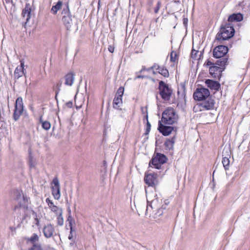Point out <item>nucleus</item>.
<instances>
[{"mask_svg":"<svg viewBox=\"0 0 250 250\" xmlns=\"http://www.w3.org/2000/svg\"><path fill=\"white\" fill-rule=\"evenodd\" d=\"M210 95L209 90L205 88H197L193 94L195 100L198 101L204 100Z\"/></svg>","mask_w":250,"mask_h":250,"instance_id":"9d476101","label":"nucleus"},{"mask_svg":"<svg viewBox=\"0 0 250 250\" xmlns=\"http://www.w3.org/2000/svg\"><path fill=\"white\" fill-rule=\"evenodd\" d=\"M174 143L175 137H173L171 139H167L165 142V145L167 149L170 150L173 148Z\"/></svg>","mask_w":250,"mask_h":250,"instance_id":"4be33fe9","label":"nucleus"},{"mask_svg":"<svg viewBox=\"0 0 250 250\" xmlns=\"http://www.w3.org/2000/svg\"><path fill=\"white\" fill-rule=\"evenodd\" d=\"M62 213H61V214H58L55 216L57 217L58 224L60 226H62L63 224V219L62 216Z\"/></svg>","mask_w":250,"mask_h":250,"instance_id":"c85d7f7f","label":"nucleus"},{"mask_svg":"<svg viewBox=\"0 0 250 250\" xmlns=\"http://www.w3.org/2000/svg\"><path fill=\"white\" fill-rule=\"evenodd\" d=\"M228 62V59L223 58L219 60H218L216 62L217 64L221 67L225 66Z\"/></svg>","mask_w":250,"mask_h":250,"instance_id":"bb28decb","label":"nucleus"},{"mask_svg":"<svg viewBox=\"0 0 250 250\" xmlns=\"http://www.w3.org/2000/svg\"><path fill=\"white\" fill-rule=\"evenodd\" d=\"M188 22V19L187 18H184L183 19V24L185 25V26H187Z\"/></svg>","mask_w":250,"mask_h":250,"instance_id":"4c0bfd02","label":"nucleus"},{"mask_svg":"<svg viewBox=\"0 0 250 250\" xmlns=\"http://www.w3.org/2000/svg\"><path fill=\"white\" fill-rule=\"evenodd\" d=\"M212 64H213V63L210 61H207V65L210 66Z\"/></svg>","mask_w":250,"mask_h":250,"instance_id":"ea45409f","label":"nucleus"},{"mask_svg":"<svg viewBox=\"0 0 250 250\" xmlns=\"http://www.w3.org/2000/svg\"><path fill=\"white\" fill-rule=\"evenodd\" d=\"M40 122L42 123V127L45 130L47 129V124L46 121H43L42 116H40Z\"/></svg>","mask_w":250,"mask_h":250,"instance_id":"72a5a7b5","label":"nucleus"},{"mask_svg":"<svg viewBox=\"0 0 250 250\" xmlns=\"http://www.w3.org/2000/svg\"><path fill=\"white\" fill-rule=\"evenodd\" d=\"M206 84L210 89L216 90L219 89L220 86L218 82L209 79L206 81Z\"/></svg>","mask_w":250,"mask_h":250,"instance_id":"6ab92c4d","label":"nucleus"},{"mask_svg":"<svg viewBox=\"0 0 250 250\" xmlns=\"http://www.w3.org/2000/svg\"><path fill=\"white\" fill-rule=\"evenodd\" d=\"M72 230H70V234L69 235V236H68V238L70 240H71L72 238V237H73V236H72Z\"/></svg>","mask_w":250,"mask_h":250,"instance_id":"a19ab883","label":"nucleus"},{"mask_svg":"<svg viewBox=\"0 0 250 250\" xmlns=\"http://www.w3.org/2000/svg\"><path fill=\"white\" fill-rule=\"evenodd\" d=\"M178 116L172 108H167L162 114V122L165 124L172 125L177 122Z\"/></svg>","mask_w":250,"mask_h":250,"instance_id":"7ed1b4c3","label":"nucleus"},{"mask_svg":"<svg viewBox=\"0 0 250 250\" xmlns=\"http://www.w3.org/2000/svg\"><path fill=\"white\" fill-rule=\"evenodd\" d=\"M57 94H58V92L56 91V96H57Z\"/></svg>","mask_w":250,"mask_h":250,"instance_id":"8fccbe9b","label":"nucleus"},{"mask_svg":"<svg viewBox=\"0 0 250 250\" xmlns=\"http://www.w3.org/2000/svg\"><path fill=\"white\" fill-rule=\"evenodd\" d=\"M161 7V2L160 1H158L157 2V5L156 8L154 9V12L155 13H157L160 9V8Z\"/></svg>","mask_w":250,"mask_h":250,"instance_id":"e433bc0d","label":"nucleus"},{"mask_svg":"<svg viewBox=\"0 0 250 250\" xmlns=\"http://www.w3.org/2000/svg\"><path fill=\"white\" fill-rule=\"evenodd\" d=\"M145 70H146V69H145V68H143L141 70L140 72H143V71H144Z\"/></svg>","mask_w":250,"mask_h":250,"instance_id":"49530a36","label":"nucleus"},{"mask_svg":"<svg viewBox=\"0 0 250 250\" xmlns=\"http://www.w3.org/2000/svg\"><path fill=\"white\" fill-rule=\"evenodd\" d=\"M199 53L198 51L192 50L191 53V57L194 60H198L199 58L197 57V54Z\"/></svg>","mask_w":250,"mask_h":250,"instance_id":"2f4dec72","label":"nucleus"},{"mask_svg":"<svg viewBox=\"0 0 250 250\" xmlns=\"http://www.w3.org/2000/svg\"><path fill=\"white\" fill-rule=\"evenodd\" d=\"M31 11L30 5L29 3H27L22 12V16L25 19L26 22L29 21L31 17Z\"/></svg>","mask_w":250,"mask_h":250,"instance_id":"a211bd4d","label":"nucleus"},{"mask_svg":"<svg viewBox=\"0 0 250 250\" xmlns=\"http://www.w3.org/2000/svg\"><path fill=\"white\" fill-rule=\"evenodd\" d=\"M122 103V98L115 96L113 102V106L114 108L118 109Z\"/></svg>","mask_w":250,"mask_h":250,"instance_id":"412c9836","label":"nucleus"},{"mask_svg":"<svg viewBox=\"0 0 250 250\" xmlns=\"http://www.w3.org/2000/svg\"><path fill=\"white\" fill-rule=\"evenodd\" d=\"M177 60V53L175 51H172L170 54V61L175 62Z\"/></svg>","mask_w":250,"mask_h":250,"instance_id":"7c9ffc66","label":"nucleus"},{"mask_svg":"<svg viewBox=\"0 0 250 250\" xmlns=\"http://www.w3.org/2000/svg\"><path fill=\"white\" fill-rule=\"evenodd\" d=\"M21 65L18 66L15 70L14 77L15 79H18L23 75H25L26 71L24 67V62L22 60L20 61Z\"/></svg>","mask_w":250,"mask_h":250,"instance_id":"ddd939ff","label":"nucleus"},{"mask_svg":"<svg viewBox=\"0 0 250 250\" xmlns=\"http://www.w3.org/2000/svg\"><path fill=\"white\" fill-rule=\"evenodd\" d=\"M145 77L144 76L142 75H138L136 77L135 79H140V78H143Z\"/></svg>","mask_w":250,"mask_h":250,"instance_id":"79ce46f5","label":"nucleus"},{"mask_svg":"<svg viewBox=\"0 0 250 250\" xmlns=\"http://www.w3.org/2000/svg\"><path fill=\"white\" fill-rule=\"evenodd\" d=\"M234 32L233 25L226 23L221 28L219 32L216 35V39L219 41L227 40L234 35Z\"/></svg>","mask_w":250,"mask_h":250,"instance_id":"f03ea898","label":"nucleus"},{"mask_svg":"<svg viewBox=\"0 0 250 250\" xmlns=\"http://www.w3.org/2000/svg\"><path fill=\"white\" fill-rule=\"evenodd\" d=\"M23 111V104L22 99L19 97L17 99L15 103V108L13 114V118L15 121H17L20 118Z\"/></svg>","mask_w":250,"mask_h":250,"instance_id":"1a4fd4ad","label":"nucleus"},{"mask_svg":"<svg viewBox=\"0 0 250 250\" xmlns=\"http://www.w3.org/2000/svg\"><path fill=\"white\" fill-rule=\"evenodd\" d=\"M61 85V83H60V84H59V83H58V84H57V85H58L59 86H60V85Z\"/></svg>","mask_w":250,"mask_h":250,"instance_id":"09e8293b","label":"nucleus"},{"mask_svg":"<svg viewBox=\"0 0 250 250\" xmlns=\"http://www.w3.org/2000/svg\"><path fill=\"white\" fill-rule=\"evenodd\" d=\"M67 104V106H68V107H70V106H71V105H72V103H68Z\"/></svg>","mask_w":250,"mask_h":250,"instance_id":"c03bdc74","label":"nucleus"},{"mask_svg":"<svg viewBox=\"0 0 250 250\" xmlns=\"http://www.w3.org/2000/svg\"><path fill=\"white\" fill-rule=\"evenodd\" d=\"M65 84L71 86L74 81V75L72 73H68L65 76Z\"/></svg>","mask_w":250,"mask_h":250,"instance_id":"aec40b11","label":"nucleus"},{"mask_svg":"<svg viewBox=\"0 0 250 250\" xmlns=\"http://www.w3.org/2000/svg\"><path fill=\"white\" fill-rule=\"evenodd\" d=\"M151 69H153V74L159 73L165 77H168L169 76L168 71L164 67L160 66L158 64H155L151 67L147 69V71H149Z\"/></svg>","mask_w":250,"mask_h":250,"instance_id":"f8f14e48","label":"nucleus"},{"mask_svg":"<svg viewBox=\"0 0 250 250\" xmlns=\"http://www.w3.org/2000/svg\"><path fill=\"white\" fill-rule=\"evenodd\" d=\"M48 237H50L53 234V228L51 225H48Z\"/></svg>","mask_w":250,"mask_h":250,"instance_id":"473e14b6","label":"nucleus"},{"mask_svg":"<svg viewBox=\"0 0 250 250\" xmlns=\"http://www.w3.org/2000/svg\"><path fill=\"white\" fill-rule=\"evenodd\" d=\"M145 181L146 184L149 186H155L158 184L156 174L154 173H150L146 175Z\"/></svg>","mask_w":250,"mask_h":250,"instance_id":"4468645a","label":"nucleus"},{"mask_svg":"<svg viewBox=\"0 0 250 250\" xmlns=\"http://www.w3.org/2000/svg\"><path fill=\"white\" fill-rule=\"evenodd\" d=\"M167 158L166 156L160 153H157L149 162V167L156 169H160L162 165L166 162Z\"/></svg>","mask_w":250,"mask_h":250,"instance_id":"39448f33","label":"nucleus"},{"mask_svg":"<svg viewBox=\"0 0 250 250\" xmlns=\"http://www.w3.org/2000/svg\"><path fill=\"white\" fill-rule=\"evenodd\" d=\"M48 206L51 209V212L54 213V216L61 213H62L61 208L55 205L52 201L48 199Z\"/></svg>","mask_w":250,"mask_h":250,"instance_id":"f3484780","label":"nucleus"},{"mask_svg":"<svg viewBox=\"0 0 250 250\" xmlns=\"http://www.w3.org/2000/svg\"><path fill=\"white\" fill-rule=\"evenodd\" d=\"M154 198L150 201L147 200V205L146 209V214L150 211V210H153L154 213V218H157L158 217L161 216L163 213V209L165 207H163L162 205V199L159 198L157 194H153Z\"/></svg>","mask_w":250,"mask_h":250,"instance_id":"f257e3e1","label":"nucleus"},{"mask_svg":"<svg viewBox=\"0 0 250 250\" xmlns=\"http://www.w3.org/2000/svg\"><path fill=\"white\" fill-rule=\"evenodd\" d=\"M68 212V215L66 221L69 224L70 230H72V223L73 222V219L71 216V210L70 209H69Z\"/></svg>","mask_w":250,"mask_h":250,"instance_id":"a878e982","label":"nucleus"},{"mask_svg":"<svg viewBox=\"0 0 250 250\" xmlns=\"http://www.w3.org/2000/svg\"><path fill=\"white\" fill-rule=\"evenodd\" d=\"M243 19V16L240 13H234L230 15L228 18V23L233 25L232 23L241 21Z\"/></svg>","mask_w":250,"mask_h":250,"instance_id":"dca6fc26","label":"nucleus"},{"mask_svg":"<svg viewBox=\"0 0 250 250\" xmlns=\"http://www.w3.org/2000/svg\"><path fill=\"white\" fill-rule=\"evenodd\" d=\"M62 14V21L66 28L69 30L73 25V21L68 5L63 8Z\"/></svg>","mask_w":250,"mask_h":250,"instance_id":"6e6552de","label":"nucleus"},{"mask_svg":"<svg viewBox=\"0 0 250 250\" xmlns=\"http://www.w3.org/2000/svg\"><path fill=\"white\" fill-rule=\"evenodd\" d=\"M159 94L162 98L165 101H168L172 94V90L168 85L162 81L159 82Z\"/></svg>","mask_w":250,"mask_h":250,"instance_id":"0eeeda50","label":"nucleus"},{"mask_svg":"<svg viewBox=\"0 0 250 250\" xmlns=\"http://www.w3.org/2000/svg\"><path fill=\"white\" fill-rule=\"evenodd\" d=\"M50 188L54 198L57 200H59L61 196V186L57 176L54 177L50 182Z\"/></svg>","mask_w":250,"mask_h":250,"instance_id":"20e7f679","label":"nucleus"},{"mask_svg":"<svg viewBox=\"0 0 250 250\" xmlns=\"http://www.w3.org/2000/svg\"><path fill=\"white\" fill-rule=\"evenodd\" d=\"M219 69L220 67L218 66H212L209 67V72L211 75H213L214 74L216 73V72L219 71Z\"/></svg>","mask_w":250,"mask_h":250,"instance_id":"cd10ccee","label":"nucleus"},{"mask_svg":"<svg viewBox=\"0 0 250 250\" xmlns=\"http://www.w3.org/2000/svg\"><path fill=\"white\" fill-rule=\"evenodd\" d=\"M31 250H42V249L39 245H34L31 249Z\"/></svg>","mask_w":250,"mask_h":250,"instance_id":"f704fd0d","label":"nucleus"},{"mask_svg":"<svg viewBox=\"0 0 250 250\" xmlns=\"http://www.w3.org/2000/svg\"><path fill=\"white\" fill-rule=\"evenodd\" d=\"M173 127L165 125L162 124L161 121L159 122L158 130L163 135H169L173 130Z\"/></svg>","mask_w":250,"mask_h":250,"instance_id":"2eb2a0df","label":"nucleus"},{"mask_svg":"<svg viewBox=\"0 0 250 250\" xmlns=\"http://www.w3.org/2000/svg\"><path fill=\"white\" fill-rule=\"evenodd\" d=\"M114 48L111 46H109L108 47V50L109 52H110L111 53H113L114 52Z\"/></svg>","mask_w":250,"mask_h":250,"instance_id":"58836bf2","label":"nucleus"},{"mask_svg":"<svg viewBox=\"0 0 250 250\" xmlns=\"http://www.w3.org/2000/svg\"><path fill=\"white\" fill-rule=\"evenodd\" d=\"M124 87H119L117 90V92L115 96L122 98L123 95L124 94Z\"/></svg>","mask_w":250,"mask_h":250,"instance_id":"c756f323","label":"nucleus"},{"mask_svg":"<svg viewBox=\"0 0 250 250\" xmlns=\"http://www.w3.org/2000/svg\"><path fill=\"white\" fill-rule=\"evenodd\" d=\"M50 127V124L49 123H48V127H47L48 129Z\"/></svg>","mask_w":250,"mask_h":250,"instance_id":"a18cd8bd","label":"nucleus"},{"mask_svg":"<svg viewBox=\"0 0 250 250\" xmlns=\"http://www.w3.org/2000/svg\"><path fill=\"white\" fill-rule=\"evenodd\" d=\"M39 240V237L38 235L36 234H33L31 237L28 238L27 239V242H30L33 245H37V242H38Z\"/></svg>","mask_w":250,"mask_h":250,"instance_id":"b1692460","label":"nucleus"},{"mask_svg":"<svg viewBox=\"0 0 250 250\" xmlns=\"http://www.w3.org/2000/svg\"><path fill=\"white\" fill-rule=\"evenodd\" d=\"M62 2L61 1H58V2L54 6H52L51 12L53 14H56L58 10H59L62 6Z\"/></svg>","mask_w":250,"mask_h":250,"instance_id":"5701e85b","label":"nucleus"},{"mask_svg":"<svg viewBox=\"0 0 250 250\" xmlns=\"http://www.w3.org/2000/svg\"><path fill=\"white\" fill-rule=\"evenodd\" d=\"M203 101L202 102L197 104L195 106H194V109L196 110V111H197V110L201 111L213 109L214 106V101L209 96Z\"/></svg>","mask_w":250,"mask_h":250,"instance_id":"423d86ee","label":"nucleus"},{"mask_svg":"<svg viewBox=\"0 0 250 250\" xmlns=\"http://www.w3.org/2000/svg\"><path fill=\"white\" fill-rule=\"evenodd\" d=\"M222 163L225 170H228L229 168V159L228 157H224L222 159Z\"/></svg>","mask_w":250,"mask_h":250,"instance_id":"393cba45","label":"nucleus"},{"mask_svg":"<svg viewBox=\"0 0 250 250\" xmlns=\"http://www.w3.org/2000/svg\"><path fill=\"white\" fill-rule=\"evenodd\" d=\"M151 125L147 121L146 125V134H147L149 132L150 130Z\"/></svg>","mask_w":250,"mask_h":250,"instance_id":"c9c22d12","label":"nucleus"},{"mask_svg":"<svg viewBox=\"0 0 250 250\" xmlns=\"http://www.w3.org/2000/svg\"><path fill=\"white\" fill-rule=\"evenodd\" d=\"M35 224L37 225H39V220L37 218H35Z\"/></svg>","mask_w":250,"mask_h":250,"instance_id":"37998d69","label":"nucleus"},{"mask_svg":"<svg viewBox=\"0 0 250 250\" xmlns=\"http://www.w3.org/2000/svg\"><path fill=\"white\" fill-rule=\"evenodd\" d=\"M44 235L45 236V237H47V234L45 232V231L44 230Z\"/></svg>","mask_w":250,"mask_h":250,"instance_id":"de8ad7c7","label":"nucleus"},{"mask_svg":"<svg viewBox=\"0 0 250 250\" xmlns=\"http://www.w3.org/2000/svg\"><path fill=\"white\" fill-rule=\"evenodd\" d=\"M228 48L224 45H219L215 47L213 51V57L216 58H221L224 57L228 52Z\"/></svg>","mask_w":250,"mask_h":250,"instance_id":"9b49d317","label":"nucleus"}]
</instances>
